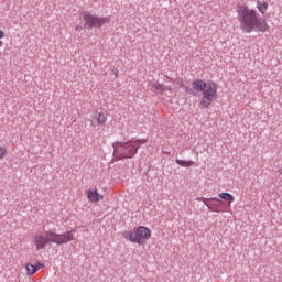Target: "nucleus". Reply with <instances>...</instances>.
Returning <instances> with one entry per match:
<instances>
[{
    "instance_id": "f257e3e1",
    "label": "nucleus",
    "mask_w": 282,
    "mask_h": 282,
    "mask_svg": "<svg viewBox=\"0 0 282 282\" xmlns=\"http://www.w3.org/2000/svg\"><path fill=\"white\" fill-rule=\"evenodd\" d=\"M236 12L242 32H247V34H251V32H270L268 21L259 19L257 10L249 9L248 4H239L236 8Z\"/></svg>"
},
{
    "instance_id": "f03ea898",
    "label": "nucleus",
    "mask_w": 282,
    "mask_h": 282,
    "mask_svg": "<svg viewBox=\"0 0 282 282\" xmlns=\"http://www.w3.org/2000/svg\"><path fill=\"white\" fill-rule=\"evenodd\" d=\"M76 236L74 231H66L64 234H56L53 230L37 231L32 237V243L35 250H45L50 243H56L57 246H63V243H69L74 241Z\"/></svg>"
},
{
    "instance_id": "7ed1b4c3",
    "label": "nucleus",
    "mask_w": 282,
    "mask_h": 282,
    "mask_svg": "<svg viewBox=\"0 0 282 282\" xmlns=\"http://www.w3.org/2000/svg\"><path fill=\"white\" fill-rule=\"evenodd\" d=\"M140 144H147V139H139L135 141L117 142L115 144V153L118 160H129L138 153Z\"/></svg>"
},
{
    "instance_id": "20e7f679",
    "label": "nucleus",
    "mask_w": 282,
    "mask_h": 282,
    "mask_svg": "<svg viewBox=\"0 0 282 282\" xmlns=\"http://www.w3.org/2000/svg\"><path fill=\"white\" fill-rule=\"evenodd\" d=\"M123 237L127 239V241H131V243L144 246V243L151 239V229L140 226L134 230L124 231Z\"/></svg>"
},
{
    "instance_id": "39448f33",
    "label": "nucleus",
    "mask_w": 282,
    "mask_h": 282,
    "mask_svg": "<svg viewBox=\"0 0 282 282\" xmlns=\"http://www.w3.org/2000/svg\"><path fill=\"white\" fill-rule=\"evenodd\" d=\"M217 100V84L214 82L208 83L207 87L203 90V99L200 101V105L205 108L208 109L213 102Z\"/></svg>"
},
{
    "instance_id": "423d86ee",
    "label": "nucleus",
    "mask_w": 282,
    "mask_h": 282,
    "mask_svg": "<svg viewBox=\"0 0 282 282\" xmlns=\"http://www.w3.org/2000/svg\"><path fill=\"white\" fill-rule=\"evenodd\" d=\"M82 19L85 22V28H101L105 23H109V18H100L90 12H83Z\"/></svg>"
},
{
    "instance_id": "0eeeda50",
    "label": "nucleus",
    "mask_w": 282,
    "mask_h": 282,
    "mask_svg": "<svg viewBox=\"0 0 282 282\" xmlns=\"http://www.w3.org/2000/svg\"><path fill=\"white\" fill-rule=\"evenodd\" d=\"M45 268V263L36 262L35 264L26 263L25 264V274L26 276H34L39 270H43Z\"/></svg>"
},
{
    "instance_id": "6e6552de",
    "label": "nucleus",
    "mask_w": 282,
    "mask_h": 282,
    "mask_svg": "<svg viewBox=\"0 0 282 282\" xmlns=\"http://www.w3.org/2000/svg\"><path fill=\"white\" fill-rule=\"evenodd\" d=\"M87 199L91 203H98V202H102V199H105V196L100 193H98V189H88L87 191Z\"/></svg>"
},
{
    "instance_id": "1a4fd4ad",
    "label": "nucleus",
    "mask_w": 282,
    "mask_h": 282,
    "mask_svg": "<svg viewBox=\"0 0 282 282\" xmlns=\"http://www.w3.org/2000/svg\"><path fill=\"white\" fill-rule=\"evenodd\" d=\"M207 86H208V84H205V82L202 79H195L192 83V87H193V89H195V91H204Z\"/></svg>"
},
{
    "instance_id": "9d476101",
    "label": "nucleus",
    "mask_w": 282,
    "mask_h": 282,
    "mask_svg": "<svg viewBox=\"0 0 282 282\" xmlns=\"http://www.w3.org/2000/svg\"><path fill=\"white\" fill-rule=\"evenodd\" d=\"M96 120L99 127H104V124H107V115L105 112H97Z\"/></svg>"
},
{
    "instance_id": "9b49d317",
    "label": "nucleus",
    "mask_w": 282,
    "mask_h": 282,
    "mask_svg": "<svg viewBox=\"0 0 282 282\" xmlns=\"http://www.w3.org/2000/svg\"><path fill=\"white\" fill-rule=\"evenodd\" d=\"M175 162L178 166H183L184 169H191V166L195 165L194 161H184L182 159H176Z\"/></svg>"
},
{
    "instance_id": "f8f14e48",
    "label": "nucleus",
    "mask_w": 282,
    "mask_h": 282,
    "mask_svg": "<svg viewBox=\"0 0 282 282\" xmlns=\"http://www.w3.org/2000/svg\"><path fill=\"white\" fill-rule=\"evenodd\" d=\"M257 8L261 14H265L268 12L269 4L265 1H258Z\"/></svg>"
},
{
    "instance_id": "ddd939ff",
    "label": "nucleus",
    "mask_w": 282,
    "mask_h": 282,
    "mask_svg": "<svg viewBox=\"0 0 282 282\" xmlns=\"http://www.w3.org/2000/svg\"><path fill=\"white\" fill-rule=\"evenodd\" d=\"M218 197L219 199H225V202H235V196H232L230 193H220Z\"/></svg>"
},
{
    "instance_id": "4468645a",
    "label": "nucleus",
    "mask_w": 282,
    "mask_h": 282,
    "mask_svg": "<svg viewBox=\"0 0 282 282\" xmlns=\"http://www.w3.org/2000/svg\"><path fill=\"white\" fill-rule=\"evenodd\" d=\"M154 89H159L160 91H166V88L164 87V85L156 83L153 85Z\"/></svg>"
},
{
    "instance_id": "2eb2a0df",
    "label": "nucleus",
    "mask_w": 282,
    "mask_h": 282,
    "mask_svg": "<svg viewBox=\"0 0 282 282\" xmlns=\"http://www.w3.org/2000/svg\"><path fill=\"white\" fill-rule=\"evenodd\" d=\"M7 153H8V150L3 147H0V160H3Z\"/></svg>"
},
{
    "instance_id": "dca6fc26",
    "label": "nucleus",
    "mask_w": 282,
    "mask_h": 282,
    "mask_svg": "<svg viewBox=\"0 0 282 282\" xmlns=\"http://www.w3.org/2000/svg\"><path fill=\"white\" fill-rule=\"evenodd\" d=\"M6 36V32H3V30H0V39H4Z\"/></svg>"
},
{
    "instance_id": "f3484780",
    "label": "nucleus",
    "mask_w": 282,
    "mask_h": 282,
    "mask_svg": "<svg viewBox=\"0 0 282 282\" xmlns=\"http://www.w3.org/2000/svg\"><path fill=\"white\" fill-rule=\"evenodd\" d=\"M76 32H80V28L79 26H76Z\"/></svg>"
},
{
    "instance_id": "a211bd4d",
    "label": "nucleus",
    "mask_w": 282,
    "mask_h": 282,
    "mask_svg": "<svg viewBox=\"0 0 282 282\" xmlns=\"http://www.w3.org/2000/svg\"><path fill=\"white\" fill-rule=\"evenodd\" d=\"M212 202H219V199H217V198H212Z\"/></svg>"
},
{
    "instance_id": "6ab92c4d",
    "label": "nucleus",
    "mask_w": 282,
    "mask_h": 282,
    "mask_svg": "<svg viewBox=\"0 0 282 282\" xmlns=\"http://www.w3.org/2000/svg\"><path fill=\"white\" fill-rule=\"evenodd\" d=\"M1 45H3V42L0 41V47H1Z\"/></svg>"
},
{
    "instance_id": "aec40b11",
    "label": "nucleus",
    "mask_w": 282,
    "mask_h": 282,
    "mask_svg": "<svg viewBox=\"0 0 282 282\" xmlns=\"http://www.w3.org/2000/svg\"><path fill=\"white\" fill-rule=\"evenodd\" d=\"M0 56H1V52H0Z\"/></svg>"
}]
</instances>
